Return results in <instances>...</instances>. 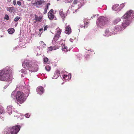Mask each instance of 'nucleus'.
Masks as SVG:
<instances>
[{
  "instance_id": "obj_40",
  "label": "nucleus",
  "mask_w": 134,
  "mask_h": 134,
  "mask_svg": "<svg viewBox=\"0 0 134 134\" xmlns=\"http://www.w3.org/2000/svg\"><path fill=\"white\" fill-rule=\"evenodd\" d=\"M65 0L66 2H67L68 3H69V2H72V1L73 0Z\"/></svg>"
},
{
  "instance_id": "obj_37",
  "label": "nucleus",
  "mask_w": 134,
  "mask_h": 134,
  "mask_svg": "<svg viewBox=\"0 0 134 134\" xmlns=\"http://www.w3.org/2000/svg\"><path fill=\"white\" fill-rule=\"evenodd\" d=\"M15 92H13L11 94V97L13 98H14V95L15 94Z\"/></svg>"
},
{
  "instance_id": "obj_20",
  "label": "nucleus",
  "mask_w": 134,
  "mask_h": 134,
  "mask_svg": "<svg viewBox=\"0 0 134 134\" xmlns=\"http://www.w3.org/2000/svg\"><path fill=\"white\" fill-rule=\"evenodd\" d=\"M8 31L9 34H12L14 32V30L13 28H11L8 29Z\"/></svg>"
},
{
  "instance_id": "obj_22",
  "label": "nucleus",
  "mask_w": 134,
  "mask_h": 134,
  "mask_svg": "<svg viewBox=\"0 0 134 134\" xmlns=\"http://www.w3.org/2000/svg\"><path fill=\"white\" fill-rule=\"evenodd\" d=\"M119 4H115L114 5L113 7V10L116 11L117 10L118 8H117L119 6Z\"/></svg>"
},
{
  "instance_id": "obj_26",
  "label": "nucleus",
  "mask_w": 134,
  "mask_h": 134,
  "mask_svg": "<svg viewBox=\"0 0 134 134\" xmlns=\"http://www.w3.org/2000/svg\"><path fill=\"white\" fill-rule=\"evenodd\" d=\"M51 67L49 65H47L45 67V69L48 71H49L51 69Z\"/></svg>"
},
{
  "instance_id": "obj_15",
  "label": "nucleus",
  "mask_w": 134,
  "mask_h": 134,
  "mask_svg": "<svg viewBox=\"0 0 134 134\" xmlns=\"http://www.w3.org/2000/svg\"><path fill=\"white\" fill-rule=\"evenodd\" d=\"M121 19L120 18H118L115 19L113 21V23L114 24H117L120 21Z\"/></svg>"
},
{
  "instance_id": "obj_25",
  "label": "nucleus",
  "mask_w": 134,
  "mask_h": 134,
  "mask_svg": "<svg viewBox=\"0 0 134 134\" xmlns=\"http://www.w3.org/2000/svg\"><path fill=\"white\" fill-rule=\"evenodd\" d=\"M53 47V50H55L58 49L59 47V46L58 45H55L54 46H52Z\"/></svg>"
},
{
  "instance_id": "obj_35",
  "label": "nucleus",
  "mask_w": 134,
  "mask_h": 134,
  "mask_svg": "<svg viewBox=\"0 0 134 134\" xmlns=\"http://www.w3.org/2000/svg\"><path fill=\"white\" fill-rule=\"evenodd\" d=\"M30 115L29 114H26L25 115V116L27 118H29L30 116Z\"/></svg>"
},
{
  "instance_id": "obj_32",
  "label": "nucleus",
  "mask_w": 134,
  "mask_h": 134,
  "mask_svg": "<svg viewBox=\"0 0 134 134\" xmlns=\"http://www.w3.org/2000/svg\"><path fill=\"white\" fill-rule=\"evenodd\" d=\"M20 19V17H19L18 16H17L14 19V21L15 22L17 21L19 19Z\"/></svg>"
},
{
  "instance_id": "obj_42",
  "label": "nucleus",
  "mask_w": 134,
  "mask_h": 134,
  "mask_svg": "<svg viewBox=\"0 0 134 134\" xmlns=\"http://www.w3.org/2000/svg\"><path fill=\"white\" fill-rule=\"evenodd\" d=\"M48 28V26L47 25L46 26H45L44 28V31H45L46 30H47V29Z\"/></svg>"
},
{
  "instance_id": "obj_5",
  "label": "nucleus",
  "mask_w": 134,
  "mask_h": 134,
  "mask_svg": "<svg viewBox=\"0 0 134 134\" xmlns=\"http://www.w3.org/2000/svg\"><path fill=\"white\" fill-rule=\"evenodd\" d=\"M123 17L124 19L131 21L134 18V11L131 10L127 11Z\"/></svg>"
},
{
  "instance_id": "obj_39",
  "label": "nucleus",
  "mask_w": 134,
  "mask_h": 134,
  "mask_svg": "<svg viewBox=\"0 0 134 134\" xmlns=\"http://www.w3.org/2000/svg\"><path fill=\"white\" fill-rule=\"evenodd\" d=\"M26 71L25 70H21L20 71V72L22 73H24L25 72H26Z\"/></svg>"
},
{
  "instance_id": "obj_4",
  "label": "nucleus",
  "mask_w": 134,
  "mask_h": 134,
  "mask_svg": "<svg viewBox=\"0 0 134 134\" xmlns=\"http://www.w3.org/2000/svg\"><path fill=\"white\" fill-rule=\"evenodd\" d=\"M29 61L28 60H25L22 64L24 68H25L26 69H29L30 68L31 69V68H32L31 69L32 71L34 72H36L37 71L38 69V68L37 67V66H36L35 68H34L32 67V66L31 64L29 62Z\"/></svg>"
},
{
  "instance_id": "obj_29",
  "label": "nucleus",
  "mask_w": 134,
  "mask_h": 134,
  "mask_svg": "<svg viewBox=\"0 0 134 134\" xmlns=\"http://www.w3.org/2000/svg\"><path fill=\"white\" fill-rule=\"evenodd\" d=\"M48 6H47L44 9V11L43 12L44 14H45L46 13H47V9H48Z\"/></svg>"
},
{
  "instance_id": "obj_41",
  "label": "nucleus",
  "mask_w": 134,
  "mask_h": 134,
  "mask_svg": "<svg viewBox=\"0 0 134 134\" xmlns=\"http://www.w3.org/2000/svg\"><path fill=\"white\" fill-rule=\"evenodd\" d=\"M77 3V0H74V4H76Z\"/></svg>"
},
{
  "instance_id": "obj_17",
  "label": "nucleus",
  "mask_w": 134,
  "mask_h": 134,
  "mask_svg": "<svg viewBox=\"0 0 134 134\" xmlns=\"http://www.w3.org/2000/svg\"><path fill=\"white\" fill-rule=\"evenodd\" d=\"M60 71L58 70H57L56 71L55 73V76L57 78L60 75Z\"/></svg>"
},
{
  "instance_id": "obj_13",
  "label": "nucleus",
  "mask_w": 134,
  "mask_h": 134,
  "mask_svg": "<svg viewBox=\"0 0 134 134\" xmlns=\"http://www.w3.org/2000/svg\"><path fill=\"white\" fill-rule=\"evenodd\" d=\"M12 107L10 106H8L7 108V110L8 113L9 114H11L12 111Z\"/></svg>"
},
{
  "instance_id": "obj_43",
  "label": "nucleus",
  "mask_w": 134,
  "mask_h": 134,
  "mask_svg": "<svg viewBox=\"0 0 134 134\" xmlns=\"http://www.w3.org/2000/svg\"><path fill=\"white\" fill-rule=\"evenodd\" d=\"M13 4L14 5H15L16 4V2L15 0H14L13 1Z\"/></svg>"
},
{
  "instance_id": "obj_12",
  "label": "nucleus",
  "mask_w": 134,
  "mask_h": 134,
  "mask_svg": "<svg viewBox=\"0 0 134 134\" xmlns=\"http://www.w3.org/2000/svg\"><path fill=\"white\" fill-rule=\"evenodd\" d=\"M71 31V29L70 26H67L66 28V30H65V32L66 34H70Z\"/></svg>"
},
{
  "instance_id": "obj_30",
  "label": "nucleus",
  "mask_w": 134,
  "mask_h": 134,
  "mask_svg": "<svg viewBox=\"0 0 134 134\" xmlns=\"http://www.w3.org/2000/svg\"><path fill=\"white\" fill-rule=\"evenodd\" d=\"M4 19H5L6 20H8L9 19V16L7 15H5L4 18Z\"/></svg>"
},
{
  "instance_id": "obj_23",
  "label": "nucleus",
  "mask_w": 134,
  "mask_h": 134,
  "mask_svg": "<svg viewBox=\"0 0 134 134\" xmlns=\"http://www.w3.org/2000/svg\"><path fill=\"white\" fill-rule=\"evenodd\" d=\"M89 23L87 22H86V23H84V26H83V25H82L81 26V27H84V28H85L87 27H88V26Z\"/></svg>"
},
{
  "instance_id": "obj_45",
  "label": "nucleus",
  "mask_w": 134,
  "mask_h": 134,
  "mask_svg": "<svg viewBox=\"0 0 134 134\" xmlns=\"http://www.w3.org/2000/svg\"><path fill=\"white\" fill-rule=\"evenodd\" d=\"M43 30V29H40L39 31L40 32H41Z\"/></svg>"
},
{
  "instance_id": "obj_3",
  "label": "nucleus",
  "mask_w": 134,
  "mask_h": 134,
  "mask_svg": "<svg viewBox=\"0 0 134 134\" xmlns=\"http://www.w3.org/2000/svg\"><path fill=\"white\" fill-rule=\"evenodd\" d=\"M24 95V93L22 92L19 91L17 92L16 101L18 104H22L26 100V98Z\"/></svg>"
},
{
  "instance_id": "obj_14",
  "label": "nucleus",
  "mask_w": 134,
  "mask_h": 134,
  "mask_svg": "<svg viewBox=\"0 0 134 134\" xmlns=\"http://www.w3.org/2000/svg\"><path fill=\"white\" fill-rule=\"evenodd\" d=\"M62 51H64L65 52H67L68 51V49L67 48V47L66 46H65L64 44H62Z\"/></svg>"
},
{
  "instance_id": "obj_34",
  "label": "nucleus",
  "mask_w": 134,
  "mask_h": 134,
  "mask_svg": "<svg viewBox=\"0 0 134 134\" xmlns=\"http://www.w3.org/2000/svg\"><path fill=\"white\" fill-rule=\"evenodd\" d=\"M48 60V58H44V61L45 62H47Z\"/></svg>"
},
{
  "instance_id": "obj_21",
  "label": "nucleus",
  "mask_w": 134,
  "mask_h": 134,
  "mask_svg": "<svg viewBox=\"0 0 134 134\" xmlns=\"http://www.w3.org/2000/svg\"><path fill=\"white\" fill-rule=\"evenodd\" d=\"M62 29L57 28V31L56 34L60 36L62 32Z\"/></svg>"
},
{
  "instance_id": "obj_10",
  "label": "nucleus",
  "mask_w": 134,
  "mask_h": 134,
  "mask_svg": "<svg viewBox=\"0 0 134 134\" xmlns=\"http://www.w3.org/2000/svg\"><path fill=\"white\" fill-rule=\"evenodd\" d=\"M34 16V20L35 21L34 22L35 23H36V22H40L41 21L42 19V16H38L36 14H35Z\"/></svg>"
},
{
  "instance_id": "obj_46",
  "label": "nucleus",
  "mask_w": 134,
  "mask_h": 134,
  "mask_svg": "<svg viewBox=\"0 0 134 134\" xmlns=\"http://www.w3.org/2000/svg\"><path fill=\"white\" fill-rule=\"evenodd\" d=\"M11 1V0H8V2H10Z\"/></svg>"
},
{
  "instance_id": "obj_31",
  "label": "nucleus",
  "mask_w": 134,
  "mask_h": 134,
  "mask_svg": "<svg viewBox=\"0 0 134 134\" xmlns=\"http://www.w3.org/2000/svg\"><path fill=\"white\" fill-rule=\"evenodd\" d=\"M69 76H68L67 75H63V78L67 80L68 79V77Z\"/></svg>"
},
{
  "instance_id": "obj_33",
  "label": "nucleus",
  "mask_w": 134,
  "mask_h": 134,
  "mask_svg": "<svg viewBox=\"0 0 134 134\" xmlns=\"http://www.w3.org/2000/svg\"><path fill=\"white\" fill-rule=\"evenodd\" d=\"M48 50L49 51H51L52 50H53V47H52V46H51L49 47L48 48Z\"/></svg>"
},
{
  "instance_id": "obj_8",
  "label": "nucleus",
  "mask_w": 134,
  "mask_h": 134,
  "mask_svg": "<svg viewBox=\"0 0 134 134\" xmlns=\"http://www.w3.org/2000/svg\"><path fill=\"white\" fill-rule=\"evenodd\" d=\"M45 2L44 0H36L34 4H35L36 6L38 7H41L42 4H43Z\"/></svg>"
},
{
  "instance_id": "obj_36",
  "label": "nucleus",
  "mask_w": 134,
  "mask_h": 134,
  "mask_svg": "<svg viewBox=\"0 0 134 134\" xmlns=\"http://www.w3.org/2000/svg\"><path fill=\"white\" fill-rule=\"evenodd\" d=\"M125 4L124 3H123L122 4H121L120 5V7L121 8H122L124 7L125 6Z\"/></svg>"
},
{
  "instance_id": "obj_28",
  "label": "nucleus",
  "mask_w": 134,
  "mask_h": 134,
  "mask_svg": "<svg viewBox=\"0 0 134 134\" xmlns=\"http://www.w3.org/2000/svg\"><path fill=\"white\" fill-rule=\"evenodd\" d=\"M3 112V107L0 105V114H1Z\"/></svg>"
},
{
  "instance_id": "obj_19",
  "label": "nucleus",
  "mask_w": 134,
  "mask_h": 134,
  "mask_svg": "<svg viewBox=\"0 0 134 134\" xmlns=\"http://www.w3.org/2000/svg\"><path fill=\"white\" fill-rule=\"evenodd\" d=\"M60 36L57 35L55 34V36H54V38H53V41L54 42H56L59 38Z\"/></svg>"
},
{
  "instance_id": "obj_11",
  "label": "nucleus",
  "mask_w": 134,
  "mask_h": 134,
  "mask_svg": "<svg viewBox=\"0 0 134 134\" xmlns=\"http://www.w3.org/2000/svg\"><path fill=\"white\" fill-rule=\"evenodd\" d=\"M36 90L38 93L40 94H42L44 91L43 87L42 86L38 87L36 89Z\"/></svg>"
},
{
  "instance_id": "obj_38",
  "label": "nucleus",
  "mask_w": 134,
  "mask_h": 134,
  "mask_svg": "<svg viewBox=\"0 0 134 134\" xmlns=\"http://www.w3.org/2000/svg\"><path fill=\"white\" fill-rule=\"evenodd\" d=\"M17 4L19 5H21V2L20 1H18L17 2Z\"/></svg>"
},
{
  "instance_id": "obj_27",
  "label": "nucleus",
  "mask_w": 134,
  "mask_h": 134,
  "mask_svg": "<svg viewBox=\"0 0 134 134\" xmlns=\"http://www.w3.org/2000/svg\"><path fill=\"white\" fill-rule=\"evenodd\" d=\"M7 10L9 11L10 12H12L13 9L12 7H9L7 8Z\"/></svg>"
},
{
  "instance_id": "obj_16",
  "label": "nucleus",
  "mask_w": 134,
  "mask_h": 134,
  "mask_svg": "<svg viewBox=\"0 0 134 134\" xmlns=\"http://www.w3.org/2000/svg\"><path fill=\"white\" fill-rule=\"evenodd\" d=\"M59 13L60 16L63 19H64L65 18V15L62 10H60L59 11Z\"/></svg>"
},
{
  "instance_id": "obj_2",
  "label": "nucleus",
  "mask_w": 134,
  "mask_h": 134,
  "mask_svg": "<svg viewBox=\"0 0 134 134\" xmlns=\"http://www.w3.org/2000/svg\"><path fill=\"white\" fill-rule=\"evenodd\" d=\"M131 23V21H130L125 19V20H123L121 25L120 26L118 25L115 26L114 29L113 28L111 30L110 29L109 30L107 29L106 30V32H108L110 31V32H111V31H112V32H113L115 30H118V31L122 30L125 29L127 26H129Z\"/></svg>"
},
{
  "instance_id": "obj_24",
  "label": "nucleus",
  "mask_w": 134,
  "mask_h": 134,
  "mask_svg": "<svg viewBox=\"0 0 134 134\" xmlns=\"http://www.w3.org/2000/svg\"><path fill=\"white\" fill-rule=\"evenodd\" d=\"M10 127L6 130L4 132V134H9L10 133Z\"/></svg>"
},
{
  "instance_id": "obj_44",
  "label": "nucleus",
  "mask_w": 134,
  "mask_h": 134,
  "mask_svg": "<svg viewBox=\"0 0 134 134\" xmlns=\"http://www.w3.org/2000/svg\"><path fill=\"white\" fill-rule=\"evenodd\" d=\"M50 5V3H48L47 5H46V6H48H48H49V5Z\"/></svg>"
},
{
  "instance_id": "obj_1",
  "label": "nucleus",
  "mask_w": 134,
  "mask_h": 134,
  "mask_svg": "<svg viewBox=\"0 0 134 134\" xmlns=\"http://www.w3.org/2000/svg\"><path fill=\"white\" fill-rule=\"evenodd\" d=\"M12 71L11 69L8 66L0 70V80L2 81H8L10 79V75Z\"/></svg>"
},
{
  "instance_id": "obj_7",
  "label": "nucleus",
  "mask_w": 134,
  "mask_h": 134,
  "mask_svg": "<svg viewBox=\"0 0 134 134\" xmlns=\"http://www.w3.org/2000/svg\"><path fill=\"white\" fill-rule=\"evenodd\" d=\"M98 20L99 24L102 25H106L108 23V19L103 16L99 17Z\"/></svg>"
},
{
  "instance_id": "obj_9",
  "label": "nucleus",
  "mask_w": 134,
  "mask_h": 134,
  "mask_svg": "<svg viewBox=\"0 0 134 134\" xmlns=\"http://www.w3.org/2000/svg\"><path fill=\"white\" fill-rule=\"evenodd\" d=\"M48 18L51 20H53L54 18V15L53 14V10L51 9L48 13Z\"/></svg>"
},
{
  "instance_id": "obj_6",
  "label": "nucleus",
  "mask_w": 134,
  "mask_h": 134,
  "mask_svg": "<svg viewBox=\"0 0 134 134\" xmlns=\"http://www.w3.org/2000/svg\"><path fill=\"white\" fill-rule=\"evenodd\" d=\"M21 126L19 125H17L10 127V131L11 134H17L19 131Z\"/></svg>"
},
{
  "instance_id": "obj_18",
  "label": "nucleus",
  "mask_w": 134,
  "mask_h": 134,
  "mask_svg": "<svg viewBox=\"0 0 134 134\" xmlns=\"http://www.w3.org/2000/svg\"><path fill=\"white\" fill-rule=\"evenodd\" d=\"M39 44L40 45V46L42 48H46V45L44 44V43L43 42V41H40L39 43Z\"/></svg>"
}]
</instances>
